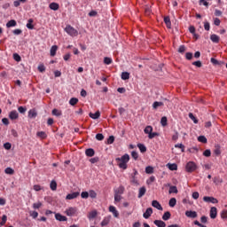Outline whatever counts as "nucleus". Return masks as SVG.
Wrapping results in <instances>:
<instances>
[{
  "label": "nucleus",
  "instance_id": "obj_9",
  "mask_svg": "<svg viewBox=\"0 0 227 227\" xmlns=\"http://www.w3.org/2000/svg\"><path fill=\"white\" fill-rule=\"evenodd\" d=\"M209 215L211 219H215V217H217V207H212L210 208Z\"/></svg>",
  "mask_w": 227,
  "mask_h": 227
},
{
  "label": "nucleus",
  "instance_id": "obj_19",
  "mask_svg": "<svg viewBox=\"0 0 227 227\" xmlns=\"http://www.w3.org/2000/svg\"><path fill=\"white\" fill-rule=\"evenodd\" d=\"M153 223L155 224V226L157 227H166V223H164V221L161 220H155L153 222Z\"/></svg>",
  "mask_w": 227,
  "mask_h": 227
},
{
  "label": "nucleus",
  "instance_id": "obj_6",
  "mask_svg": "<svg viewBox=\"0 0 227 227\" xmlns=\"http://www.w3.org/2000/svg\"><path fill=\"white\" fill-rule=\"evenodd\" d=\"M186 217H190V219H196L198 217V213L196 211H186L185 212Z\"/></svg>",
  "mask_w": 227,
  "mask_h": 227
},
{
  "label": "nucleus",
  "instance_id": "obj_54",
  "mask_svg": "<svg viewBox=\"0 0 227 227\" xmlns=\"http://www.w3.org/2000/svg\"><path fill=\"white\" fill-rule=\"evenodd\" d=\"M96 139H97L98 141H104V135H103L102 133H98V134L96 135Z\"/></svg>",
  "mask_w": 227,
  "mask_h": 227
},
{
  "label": "nucleus",
  "instance_id": "obj_31",
  "mask_svg": "<svg viewBox=\"0 0 227 227\" xmlns=\"http://www.w3.org/2000/svg\"><path fill=\"white\" fill-rule=\"evenodd\" d=\"M145 134H148L150 136V134H152V132H153V128L152 126H146L144 129Z\"/></svg>",
  "mask_w": 227,
  "mask_h": 227
},
{
  "label": "nucleus",
  "instance_id": "obj_39",
  "mask_svg": "<svg viewBox=\"0 0 227 227\" xmlns=\"http://www.w3.org/2000/svg\"><path fill=\"white\" fill-rule=\"evenodd\" d=\"M50 187L51 191H56V189H58V183H56V181H51L50 184Z\"/></svg>",
  "mask_w": 227,
  "mask_h": 227
},
{
  "label": "nucleus",
  "instance_id": "obj_1",
  "mask_svg": "<svg viewBox=\"0 0 227 227\" xmlns=\"http://www.w3.org/2000/svg\"><path fill=\"white\" fill-rule=\"evenodd\" d=\"M115 160L121 169H127L128 168L127 164L129 160H130V156L126 153L122 155L121 158H116Z\"/></svg>",
  "mask_w": 227,
  "mask_h": 227
},
{
  "label": "nucleus",
  "instance_id": "obj_63",
  "mask_svg": "<svg viewBox=\"0 0 227 227\" xmlns=\"http://www.w3.org/2000/svg\"><path fill=\"white\" fill-rule=\"evenodd\" d=\"M13 59H15V61H20L21 59L20 55H19L18 53L13 54Z\"/></svg>",
  "mask_w": 227,
  "mask_h": 227
},
{
  "label": "nucleus",
  "instance_id": "obj_25",
  "mask_svg": "<svg viewBox=\"0 0 227 227\" xmlns=\"http://www.w3.org/2000/svg\"><path fill=\"white\" fill-rule=\"evenodd\" d=\"M124 192H125V187H123V186H119V187L114 191V194L121 195V194H123Z\"/></svg>",
  "mask_w": 227,
  "mask_h": 227
},
{
  "label": "nucleus",
  "instance_id": "obj_59",
  "mask_svg": "<svg viewBox=\"0 0 227 227\" xmlns=\"http://www.w3.org/2000/svg\"><path fill=\"white\" fill-rule=\"evenodd\" d=\"M37 69L41 72L43 73L45 72V66L43 64H40L37 67Z\"/></svg>",
  "mask_w": 227,
  "mask_h": 227
},
{
  "label": "nucleus",
  "instance_id": "obj_23",
  "mask_svg": "<svg viewBox=\"0 0 227 227\" xmlns=\"http://www.w3.org/2000/svg\"><path fill=\"white\" fill-rule=\"evenodd\" d=\"M17 26V21L15 20H11L6 23V27H15Z\"/></svg>",
  "mask_w": 227,
  "mask_h": 227
},
{
  "label": "nucleus",
  "instance_id": "obj_28",
  "mask_svg": "<svg viewBox=\"0 0 227 227\" xmlns=\"http://www.w3.org/2000/svg\"><path fill=\"white\" fill-rule=\"evenodd\" d=\"M168 193L169 194H178V189L176 188V186H170L169 190H168Z\"/></svg>",
  "mask_w": 227,
  "mask_h": 227
},
{
  "label": "nucleus",
  "instance_id": "obj_45",
  "mask_svg": "<svg viewBox=\"0 0 227 227\" xmlns=\"http://www.w3.org/2000/svg\"><path fill=\"white\" fill-rule=\"evenodd\" d=\"M51 114H53V116H61L62 113L61 111L54 108L51 112Z\"/></svg>",
  "mask_w": 227,
  "mask_h": 227
},
{
  "label": "nucleus",
  "instance_id": "obj_2",
  "mask_svg": "<svg viewBox=\"0 0 227 227\" xmlns=\"http://www.w3.org/2000/svg\"><path fill=\"white\" fill-rule=\"evenodd\" d=\"M66 33H67V35H69V36H78L79 35V31H77V29H75L74 27L67 25L65 28Z\"/></svg>",
  "mask_w": 227,
  "mask_h": 227
},
{
  "label": "nucleus",
  "instance_id": "obj_22",
  "mask_svg": "<svg viewBox=\"0 0 227 227\" xmlns=\"http://www.w3.org/2000/svg\"><path fill=\"white\" fill-rule=\"evenodd\" d=\"M36 116H38L36 110L31 109L28 111V118H35Z\"/></svg>",
  "mask_w": 227,
  "mask_h": 227
},
{
  "label": "nucleus",
  "instance_id": "obj_8",
  "mask_svg": "<svg viewBox=\"0 0 227 227\" xmlns=\"http://www.w3.org/2000/svg\"><path fill=\"white\" fill-rule=\"evenodd\" d=\"M80 192H74L72 193H68L66 196V200H75V198H77L78 196H80Z\"/></svg>",
  "mask_w": 227,
  "mask_h": 227
},
{
  "label": "nucleus",
  "instance_id": "obj_37",
  "mask_svg": "<svg viewBox=\"0 0 227 227\" xmlns=\"http://www.w3.org/2000/svg\"><path fill=\"white\" fill-rule=\"evenodd\" d=\"M5 175H13L15 173V170L13 168L8 167L4 169Z\"/></svg>",
  "mask_w": 227,
  "mask_h": 227
},
{
  "label": "nucleus",
  "instance_id": "obj_46",
  "mask_svg": "<svg viewBox=\"0 0 227 227\" xmlns=\"http://www.w3.org/2000/svg\"><path fill=\"white\" fill-rule=\"evenodd\" d=\"M6 221H8V216H6V215H4L2 216V221L0 223V225L4 226V224H6Z\"/></svg>",
  "mask_w": 227,
  "mask_h": 227
},
{
  "label": "nucleus",
  "instance_id": "obj_5",
  "mask_svg": "<svg viewBox=\"0 0 227 227\" xmlns=\"http://www.w3.org/2000/svg\"><path fill=\"white\" fill-rule=\"evenodd\" d=\"M203 201H205L206 203H213V204L218 203L217 199L214 197H207V196L203 197Z\"/></svg>",
  "mask_w": 227,
  "mask_h": 227
},
{
  "label": "nucleus",
  "instance_id": "obj_26",
  "mask_svg": "<svg viewBox=\"0 0 227 227\" xmlns=\"http://www.w3.org/2000/svg\"><path fill=\"white\" fill-rule=\"evenodd\" d=\"M163 221H169L171 219V213L169 211H167L162 215Z\"/></svg>",
  "mask_w": 227,
  "mask_h": 227
},
{
  "label": "nucleus",
  "instance_id": "obj_55",
  "mask_svg": "<svg viewBox=\"0 0 227 227\" xmlns=\"http://www.w3.org/2000/svg\"><path fill=\"white\" fill-rule=\"evenodd\" d=\"M220 215L223 219H227V210L223 209Z\"/></svg>",
  "mask_w": 227,
  "mask_h": 227
},
{
  "label": "nucleus",
  "instance_id": "obj_34",
  "mask_svg": "<svg viewBox=\"0 0 227 227\" xmlns=\"http://www.w3.org/2000/svg\"><path fill=\"white\" fill-rule=\"evenodd\" d=\"M162 106H164V103L159 102V101H155V102L153 104V109H157V108H159V107H162Z\"/></svg>",
  "mask_w": 227,
  "mask_h": 227
},
{
  "label": "nucleus",
  "instance_id": "obj_62",
  "mask_svg": "<svg viewBox=\"0 0 227 227\" xmlns=\"http://www.w3.org/2000/svg\"><path fill=\"white\" fill-rule=\"evenodd\" d=\"M41 207H42V202H37L33 204V208H35V210L40 208Z\"/></svg>",
  "mask_w": 227,
  "mask_h": 227
},
{
  "label": "nucleus",
  "instance_id": "obj_16",
  "mask_svg": "<svg viewBox=\"0 0 227 227\" xmlns=\"http://www.w3.org/2000/svg\"><path fill=\"white\" fill-rule=\"evenodd\" d=\"M89 116L92 118V120H98V118H100V111H97L95 114L90 113Z\"/></svg>",
  "mask_w": 227,
  "mask_h": 227
},
{
  "label": "nucleus",
  "instance_id": "obj_7",
  "mask_svg": "<svg viewBox=\"0 0 227 227\" xmlns=\"http://www.w3.org/2000/svg\"><path fill=\"white\" fill-rule=\"evenodd\" d=\"M152 214H153V209L152 207H148L144 213L143 217L145 219H150V217L152 216Z\"/></svg>",
  "mask_w": 227,
  "mask_h": 227
},
{
  "label": "nucleus",
  "instance_id": "obj_11",
  "mask_svg": "<svg viewBox=\"0 0 227 227\" xmlns=\"http://www.w3.org/2000/svg\"><path fill=\"white\" fill-rule=\"evenodd\" d=\"M10 120H18L19 119V113L16 110H12L9 114Z\"/></svg>",
  "mask_w": 227,
  "mask_h": 227
},
{
  "label": "nucleus",
  "instance_id": "obj_48",
  "mask_svg": "<svg viewBox=\"0 0 227 227\" xmlns=\"http://www.w3.org/2000/svg\"><path fill=\"white\" fill-rule=\"evenodd\" d=\"M198 141H199L200 143L207 144V137H206L205 136H200V137H198Z\"/></svg>",
  "mask_w": 227,
  "mask_h": 227
},
{
  "label": "nucleus",
  "instance_id": "obj_14",
  "mask_svg": "<svg viewBox=\"0 0 227 227\" xmlns=\"http://www.w3.org/2000/svg\"><path fill=\"white\" fill-rule=\"evenodd\" d=\"M50 10H53V12H58L59 10V4L58 3H51L49 5Z\"/></svg>",
  "mask_w": 227,
  "mask_h": 227
},
{
  "label": "nucleus",
  "instance_id": "obj_32",
  "mask_svg": "<svg viewBox=\"0 0 227 227\" xmlns=\"http://www.w3.org/2000/svg\"><path fill=\"white\" fill-rule=\"evenodd\" d=\"M36 136L41 139H45L47 137V133H45L44 131H39L36 133Z\"/></svg>",
  "mask_w": 227,
  "mask_h": 227
},
{
  "label": "nucleus",
  "instance_id": "obj_41",
  "mask_svg": "<svg viewBox=\"0 0 227 227\" xmlns=\"http://www.w3.org/2000/svg\"><path fill=\"white\" fill-rule=\"evenodd\" d=\"M160 124L162 125V127H166V125H168V117L166 116L161 117Z\"/></svg>",
  "mask_w": 227,
  "mask_h": 227
},
{
  "label": "nucleus",
  "instance_id": "obj_53",
  "mask_svg": "<svg viewBox=\"0 0 227 227\" xmlns=\"http://www.w3.org/2000/svg\"><path fill=\"white\" fill-rule=\"evenodd\" d=\"M89 196H90V198L95 199V198H97V192L93 190H90L89 192Z\"/></svg>",
  "mask_w": 227,
  "mask_h": 227
},
{
  "label": "nucleus",
  "instance_id": "obj_60",
  "mask_svg": "<svg viewBox=\"0 0 227 227\" xmlns=\"http://www.w3.org/2000/svg\"><path fill=\"white\" fill-rule=\"evenodd\" d=\"M185 51H186L185 45H181L178 49V52H180V54H184Z\"/></svg>",
  "mask_w": 227,
  "mask_h": 227
},
{
  "label": "nucleus",
  "instance_id": "obj_52",
  "mask_svg": "<svg viewBox=\"0 0 227 227\" xmlns=\"http://www.w3.org/2000/svg\"><path fill=\"white\" fill-rule=\"evenodd\" d=\"M18 111H19V113H20V114H24L26 113V111H27V108H26L24 106H19Z\"/></svg>",
  "mask_w": 227,
  "mask_h": 227
},
{
  "label": "nucleus",
  "instance_id": "obj_10",
  "mask_svg": "<svg viewBox=\"0 0 227 227\" xmlns=\"http://www.w3.org/2000/svg\"><path fill=\"white\" fill-rule=\"evenodd\" d=\"M109 212L113 214L114 217H120V213L118 212L114 206L109 207Z\"/></svg>",
  "mask_w": 227,
  "mask_h": 227
},
{
  "label": "nucleus",
  "instance_id": "obj_27",
  "mask_svg": "<svg viewBox=\"0 0 227 227\" xmlns=\"http://www.w3.org/2000/svg\"><path fill=\"white\" fill-rule=\"evenodd\" d=\"M50 52H51V56L52 57L56 56V52H58V45L51 46Z\"/></svg>",
  "mask_w": 227,
  "mask_h": 227
},
{
  "label": "nucleus",
  "instance_id": "obj_3",
  "mask_svg": "<svg viewBox=\"0 0 227 227\" xmlns=\"http://www.w3.org/2000/svg\"><path fill=\"white\" fill-rule=\"evenodd\" d=\"M198 168V166L196 165L195 162L193 161H189L187 164H186V171L187 173H193V171L195 169Z\"/></svg>",
  "mask_w": 227,
  "mask_h": 227
},
{
  "label": "nucleus",
  "instance_id": "obj_56",
  "mask_svg": "<svg viewBox=\"0 0 227 227\" xmlns=\"http://www.w3.org/2000/svg\"><path fill=\"white\" fill-rule=\"evenodd\" d=\"M157 136H159V133H157V132H151L148 135V137H149V139H153V137H157Z\"/></svg>",
  "mask_w": 227,
  "mask_h": 227
},
{
  "label": "nucleus",
  "instance_id": "obj_13",
  "mask_svg": "<svg viewBox=\"0 0 227 227\" xmlns=\"http://www.w3.org/2000/svg\"><path fill=\"white\" fill-rule=\"evenodd\" d=\"M152 207H153L154 208H157V210H163L162 206L158 200H153Z\"/></svg>",
  "mask_w": 227,
  "mask_h": 227
},
{
  "label": "nucleus",
  "instance_id": "obj_64",
  "mask_svg": "<svg viewBox=\"0 0 227 227\" xmlns=\"http://www.w3.org/2000/svg\"><path fill=\"white\" fill-rule=\"evenodd\" d=\"M185 58H186V59H188V60L192 59V52H186Z\"/></svg>",
  "mask_w": 227,
  "mask_h": 227
},
{
  "label": "nucleus",
  "instance_id": "obj_57",
  "mask_svg": "<svg viewBox=\"0 0 227 227\" xmlns=\"http://www.w3.org/2000/svg\"><path fill=\"white\" fill-rule=\"evenodd\" d=\"M204 157H210L212 155V152H210V149H207L203 153Z\"/></svg>",
  "mask_w": 227,
  "mask_h": 227
},
{
  "label": "nucleus",
  "instance_id": "obj_49",
  "mask_svg": "<svg viewBox=\"0 0 227 227\" xmlns=\"http://www.w3.org/2000/svg\"><path fill=\"white\" fill-rule=\"evenodd\" d=\"M131 157H132L135 160H137V159L139 158V154L137 153V152L132 151V152H131Z\"/></svg>",
  "mask_w": 227,
  "mask_h": 227
},
{
  "label": "nucleus",
  "instance_id": "obj_21",
  "mask_svg": "<svg viewBox=\"0 0 227 227\" xmlns=\"http://www.w3.org/2000/svg\"><path fill=\"white\" fill-rule=\"evenodd\" d=\"M98 215V213L97 212V210L91 211L88 215V219H90V221H91V219H95V217H97Z\"/></svg>",
  "mask_w": 227,
  "mask_h": 227
},
{
  "label": "nucleus",
  "instance_id": "obj_24",
  "mask_svg": "<svg viewBox=\"0 0 227 227\" xmlns=\"http://www.w3.org/2000/svg\"><path fill=\"white\" fill-rule=\"evenodd\" d=\"M85 155H87V157H93V155H95V150L89 148L85 151Z\"/></svg>",
  "mask_w": 227,
  "mask_h": 227
},
{
  "label": "nucleus",
  "instance_id": "obj_44",
  "mask_svg": "<svg viewBox=\"0 0 227 227\" xmlns=\"http://www.w3.org/2000/svg\"><path fill=\"white\" fill-rule=\"evenodd\" d=\"M145 173L147 175H152L153 173V167L148 166L145 168Z\"/></svg>",
  "mask_w": 227,
  "mask_h": 227
},
{
  "label": "nucleus",
  "instance_id": "obj_29",
  "mask_svg": "<svg viewBox=\"0 0 227 227\" xmlns=\"http://www.w3.org/2000/svg\"><path fill=\"white\" fill-rule=\"evenodd\" d=\"M164 22H165L167 27H168V29H171V20L169 19V17H168V16L165 17V18H164Z\"/></svg>",
  "mask_w": 227,
  "mask_h": 227
},
{
  "label": "nucleus",
  "instance_id": "obj_61",
  "mask_svg": "<svg viewBox=\"0 0 227 227\" xmlns=\"http://www.w3.org/2000/svg\"><path fill=\"white\" fill-rule=\"evenodd\" d=\"M113 143H114V136H110L107 139V144L113 145Z\"/></svg>",
  "mask_w": 227,
  "mask_h": 227
},
{
  "label": "nucleus",
  "instance_id": "obj_15",
  "mask_svg": "<svg viewBox=\"0 0 227 227\" xmlns=\"http://www.w3.org/2000/svg\"><path fill=\"white\" fill-rule=\"evenodd\" d=\"M145 194H146V187L143 186V187L139 188V190H138L137 198H143V196H145Z\"/></svg>",
  "mask_w": 227,
  "mask_h": 227
},
{
  "label": "nucleus",
  "instance_id": "obj_40",
  "mask_svg": "<svg viewBox=\"0 0 227 227\" xmlns=\"http://www.w3.org/2000/svg\"><path fill=\"white\" fill-rule=\"evenodd\" d=\"M104 64L105 65H111V64H113V59H111L109 57H105L104 58Z\"/></svg>",
  "mask_w": 227,
  "mask_h": 227
},
{
  "label": "nucleus",
  "instance_id": "obj_58",
  "mask_svg": "<svg viewBox=\"0 0 227 227\" xmlns=\"http://www.w3.org/2000/svg\"><path fill=\"white\" fill-rule=\"evenodd\" d=\"M192 65H193L194 67H197L198 68H201V67L203 66V65L201 64V61H200V60H197V61H195V62H192Z\"/></svg>",
  "mask_w": 227,
  "mask_h": 227
},
{
  "label": "nucleus",
  "instance_id": "obj_12",
  "mask_svg": "<svg viewBox=\"0 0 227 227\" xmlns=\"http://www.w3.org/2000/svg\"><path fill=\"white\" fill-rule=\"evenodd\" d=\"M55 219L57 221H60V222H65V221H68V218H67V216L62 215L59 213L55 214Z\"/></svg>",
  "mask_w": 227,
  "mask_h": 227
},
{
  "label": "nucleus",
  "instance_id": "obj_33",
  "mask_svg": "<svg viewBox=\"0 0 227 227\" xmlns=\"http://www.w3.org/2000/svg\"><path fill=\"white\" fill-rule=\"evenodd\" d=\"M214 153L215 155H217V156L221 154V146L219 145H216L215 146Z\"/></svg>",
  "mask_w": 227,
  "mask_h": 227
},
{
  "label": "nucleus",
  "instance_id": "obj_50",
  "mask_svg": "<svg viewBox=\"0 0 227 227\" xmlns=\"http://www.w3.org/2000/svg\"><path fill=\"white\" fill-rule=\"evenodd\" d=\"M114 201L115 203H119V201H121V195L114 193Z\"/></svg>",
  "mask_w": 227,
  "mask_h": 227
},
{
  "label": "nucleus",
  "instance_id": "obj_51",
  "mask_svg": "<svg viewBox=\"0 0 227 227\" xmlns=\"http://www.w3.org/2000/svg\"><path fill=\"white\" fill-rule=\"evenodd\" d=\"M81 197L83 199V200H88V198H90V193L88 192H82L81 193Z\"/></svg>",
  "mask_w": 227,
  "mask_h": 227
},
{
  "label": "nucleus",
  "instance_id": "obj_4",
  "mask_svg": "<svg viewBox=\"0 0 227 227\" xmlns=\"http://www.w3.org/2000/svg\"><path fill=\"white\" fill-rule=\"evenodd\" d=\"M65 214L68 215V217H73L77 214V207H69L65 211Z\"/></svg>",
  "mask_w": 227,
  "mask_h": 227
},
{
  "label": "nucleus",
  "instance_id": "obj_18",
  "mask_svg": "<svg viewBox=\"0 0 227 227\" xmlns=\"http://www.w3.org/2000/svg\"><path fill=\"white\" fill-rule=\"evenodd\" d=\"M210 40L214 43H219L220 38H219V35L213 34V35H210Z\"/></svg>",
  "mask_w": 227,
  "mask_h": 227
},
{
  "label": "nucleus",
  "instance_id": "obj_42",
  "mask_svg": "<svg viewBox=\"0 0 227 227\" xmlns=\"http://www.w3.org/2000/svg\"><path fill=\"white\" fill-rule=\"evenodd\" d=\"M175 148H180L183 153L185 152V145H184V144H176L175 145Z\"/></svg>",
  "mask_w": 227,
  "mask_h": 227
},
{
  "label": "nucleus",
  "instance_id": "obj_38",
  "mask_svg": "<svg viewBox=\"0 0 227 227\" xmlns=\"http://www.w3.org/2000/svg\"><path fill=\"white\" fill-rule=\"evenodd\" d=\"M168 166L170 171H176L178 169V166L176 163L168 164Z\"/></svg>",
  "mask_w": 227,
  "mask_h": 227
},
{
  "label": "nucleus",
  "instance_id": "obj_17",
  "mask_svg": "<svg viewBox=\"0 0 227 227\" xmlns=\"http://www.w3.org/2000/svg\"><path fill=\"white\" fill-rule=\"evenodd\" d=\"M121 79H122V81H129V79H130V73L122 72L121 75Z\"/></svg>",
  "mask_w": 227,
  "mask_h": 227
},
{
  "label": "nucleus",
  "instance_id": "obj_30",
  "mask_svg": "<svg viewBox=\"0 0 227 227\" xmlns=\"http://www.w3.org/2000/svg\"><path fill=\"white\" fill-rule=\"evenodd\" d=\"M33 22H35V21L33 20V19H29V20H27V29H35V26L33 25Z\"/></svg>",
  "mask_w": 227,
  "mask_h": 227
},
{
  "label": "nucleus",
  "instance_id": "obj_43",
  "mask_svg": "<svg viewBox=\"0 0 227 227\" xmlns=\"http://www.w3.org/2000/svg\"><path fill=\"white\" fill-rule=\"evenodd\" d=\"M79 102V99L77 98H72L69 100L70 106H75Z\"/></svg>",
  "mask_w": 227,
  "mask_h": 227
},
{
  "label": "nucleus",
  "instance_id": "obj_36",
  "mask_svg": "<svg viewBox=\"0 0 227 227\" xmlns=\"http://www.w3.org/2000/svg\"><path fill=\"white\" fill-rule=\"evenodd\" d=\"M137 148L140 150L141 153L146 152V146L143 144H137Z\"/></svg>",
  "mask_w": 227,
  "mask_h": 227
},
{
  "label": "nucleus",
  "instance_id": "obj_35",
  "mask_svg": "<svg viewBox=\"0 0 227 227\" xmlns=\"http://www.w3.org/2000/svg\"><path fill=\"white\" fill-rule=\"evenodd\" d=\"M169 207L173 208L176 205V198H171L168 201Z\"/></svg>",
  "mask_w": 227,
  "mask_h": 227
},
{
  "label": "nucleus",
  "instance_id": "obj_47",
  "mask_svg": "<svg viewBox=\"0 0 227 227\" xmlns=\"http://www.w3.org/2000/svg\"><path fill=\"white\" fill-rule=\"evenodd\" d=\"M188 116L190 120H192L193 123H198V119L194 116V114H192V113H190Z\"/></svg>",
  "mask_w": 227,
  "mask_h": 227
},
{
  "label": "nucleus",
  "instance_id": "obj_20",
  "mask_svg": "<svg viewBox=\"0 0 227 227\" xmlns=\"http://www.w3.org/2000/svg\"><path fill=\"white\" fill-rule=\"evenodd\" d=\"M111 221V216H106L103 219V221L101 222V226L104 227V226H107V224H109Z\"/></svg>",
  "mask_w": 227,
  "mask_h": 227
}]
</instances>
